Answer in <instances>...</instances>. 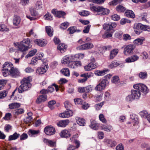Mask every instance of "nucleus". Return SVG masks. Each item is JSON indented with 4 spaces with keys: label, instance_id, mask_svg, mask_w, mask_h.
<instances>
[{
    "label": "nucleus",
    "instance_id": "0eeeda50",
    "mask_svg": "<svg viewBox=\"0 0 150 150\" xmlns=\"http://www.w3.org/2000/svg\"><path fill=\"white\" fill-rule=\"evenodd\" d=\"M93 47V44L88 42L78 46L77 47V49L80 50H83L91 49Z\"/></svg>",
    "mask_w": 150,
    "mask_h": 150
},
{
    "label": "nucleus",
    "instance_id": "ddd939ff",
    "mask_svg": "<svg viewBox=\"0 0 150 150\" xmlns=\"http://www.w3.org/2000/svg\"><path fill=\"white\" fill-rule=\"evenodd\" d=\"M9 71L10 72V75L12 76H15L16 75H19L20 72L18 71V69L13 67H11L9 66Z\"/></svg>",
    "mask_w": 150,
    "mask_h": 150
},
{
    "label": "nucleus",
    "instance_id": "f257e3e1",
    "mask_svg": "<svg viewBox=\"0 0 150 150\" xmlns=\"http://www.w3.org/2000/svg\"><path fill=\"white\" fill-rule=\"evenodd\" d=\"M21 85L17 88L19 93H21L28 90L31 87L29 77L24 78L21 81Z\"/></svg>",
    "mask_w": 150,
    "mask_h": 150
},
{
    "label": "nucleus",
    "instance_id": "a211bd4d",
    "mask_svg": "<svg viewBox=\"0 0 150 150\" xmlns=\"http://www.w3.org/2000/svg\"><path fill=\"white\" fill-rule=\"evenodd\" d=\"M47 66H44L38 67L36 70L38 74H42L46 72L47 69Z\"/></svg>",
    "mask_w": 150,
    "mask_h": 150
},
{
    "label": "nucleus",
    "instance_id": "20e7f679",
    "mask_svg": "<svg viewBox=\"0 0 150 150\" xmlns=\"http://www.w3.org/2000/svg\"><path fill=\"white\" fill-rule=\"evenodd\" d=\"M45 134L48 135H53L55 132V129L51 125L47 126L45 127L44 129Z\"/></svg>",
    "mask_w": 150,
    "mask_h": 150
},
{
    "label": "nucleus",
    "instance_id": "a878e982",
    "mask_svg": "<svg viewBox=\"0 0 150 150\" xmlns=\"http://www.w3.org/2000/svg\"><path fill=\"white\" fill-rule=\"evenodd\" d=\"M101 129L108 132H110L113 129L112 127L110 125H102L101 126Z\"/></svg>",
    "mask_w": 150,
    "mask_h": 150
},
{
    "label": "nucleus",
    "instance_id": "680f3d73",
    "mask_svg": "<svg viewBox=\"0 0 150 150\" xmlns=\"http://www.w3.org/2000/svg\"><path fill=\"white\" fill-rule=\"evenodd\" d=\"M91 27V25H88L85 26L83 30V32L85 33H88Z\"/></svg>",
    "mask_w": 150,
    "mask_h": 150
},
{
    "label": "nucleus",
    "instance_id": "39448f33",
    "mask_svg": "<svg viewBox=\"0 0 150 150\" xmlns=\"http://www.w3.org/2000/svg\"><path fill=\"white\" fill-rule=\"evenodd\" d=\"M117 26L116 23L114 22H110L104 24L103 25V29L106 30H110L115 28Z\"/></svg>",
    "mask_w": 150,
    "mask_h": 150
},
{
    "label": "nucleus",
    "instance_id": "72a5a7b5",
    "mask_svg": "<svg viewBox=\"0 0 150 150\" xmlns=\"http://www.w3.org/2000/svg\"><path fill=\"white\" fill-rule=\"evenodd\" d=\"M125 16L127 17L134 18L135 17V15L134 12L131 10H128L125 13Z\"/></svg>",
    "mask_w": 150,
    "mask_h": 150
},
{
    "label": "nucleus",
    "instance_id": "4c0bfd02",
    "mask_svg": "<svg viewBox=\"0 0 150 150\" xmlns=\"http://www.w3.org/2000/svg\"><path fill=\"white\" fill-rule=\"evenodd\" d=\"M140 91L142 92L144 94H146L149 92V90L146 86L142 84Z\"/></svg>",
    "mask_w": 150,
    "mask_h": 150
},
{
    "label": "nucleus",
    "instance_id": "3c124183",
    "mask_svg": "<svg viewBox=\"0 0 150 150\" xmlns=\"http://www.w3.org/2000/svg\"><path fill=\"white\" fill-rule=\"evenodd\" d=\"M0 30L3 32H6L8 31L9 29L5 25L1 24L0 26Z\"/></svg>",
    "mask_w": 150,
    "mask_h": 150
},
{
    "label": "nucleus",
    "instance_id": "c9c22d12",
    "mask_svg": "<svg viewBox=\"0 0 150 150\" xmlns=\"http://www.w3.org/2000/svg\"><path fill=\"white\" fill-rule=\"evenodd\" d=\"M76 120L77 123L79 125L83 126L85 125V122L84 119L80 117H76Z\"/></svg>",
    "mask_w": 150,
    "mask_h": 150
},
{
    "label": "nucleus",
    "instance_id": "de8ad7c7",
    "mask_svg": "<svg viewBox=\"0 0 150 150\" xmlns=\"http://www.w3.org/2000/svg\"><path fill=\"white\" fill-rule=\"evenodd\" d=\"M111 81L115 84L118 83L120 82L119 78L118 76H115L112 77Z\"/></svg>",
    "mask_w": 150,
    "mask_h": 150
},
{
    "label": "nucleus",
    "instance_id": "4be33fe9",
    "mask_svg": "<svg viewBox=\"0 0 150 150\" xmlns=\"http://www.w3.org/2000/svg\"><path fill=\"white\" fill-rule=\"evenodd\" d=\"M67 46L64 43L60 44L57 47L58 50L60 51L61 53H63L66 50Z\"/></svg>",
    "mask_w": 150,
    "mask_h": 150
},
{
    "label": "nucleus",
    "instance_id": "c85d7f7f",
    "mask_svg": "<svg viewBox=\"0 0 150 150\" xmlns=\"http://www.w3.org/2000/svg\"><path fill=\"white\" fill-rule=\"evenodd\" d=\"M90 10L94 12H97L98 14L100 6H94L93 4H90Z\"/></svg>",
    "mask_w": 150,
    "mask_h": 150
},
{
    "label": "nucleus",
    "instance_id": "bf43d9fd",
    "mask_svg": "<svg viewBox=\"0 0 150 150\" xmlns=\"http://www.w3.org/2000/svg\"><path fill=\"white\" fill-rule=\"evenodd\" d=\"M43 53H38L36 54L35 57H34V58L38 60H40L43 57Z\"/></svg>",
    "mask_w": 150,
    "mask_h": 150
},
{
    "label": "nucleus",
    "instance_id": "09e8293b",
    "mask_svg": "<svg viewBox=\"0 0 150 150\" xmlns=\"http://www.w3.org/2000/svg\"><path fill=\"white\" fill-rule=\"evenodd\" d=\"M139 76L140 78L142 79H144L147 78V74L146 72H141L139 74Z\"/></svg>",
    "mask_w": 150,
    "mask_h": 150
},
{
    "label": "nucleus",
    "instance_id": "6e6552de",
    "mask_svg": "<svg viewBox=\"0 0 150 150\" xmlns=\"http://www.w3.org/2000/svg\"><path fill=\"white\" fill-rule=\"evenodd\" d=\"M73 112L71 110L69 109L64 112L60 113L59 116L62 118H68L73 115Z\"/></svg>",
    "mask_w": 150,
    "mask_h": 150
},
{
    "label": "nucleus",
    "instance_id": "cd10ccee",
    "mask_svg": "<svg viewBox=\"0 0 150 150\" xmlns=\"http://www.w3.org/2000/svg\"><path fill=\"white\" fill-rule=\"evenodd\" d=\"M35 43L40 46L42 47L45 45V43L44 39H37L34 41Z\"/></svg>",
    "mask_w": 150,
    "mask_h": 150
},
{
    "label": "nucleus",
    "instance_id": "f3484780",
    "mask_svg": "<svg viewBox=\"0 0 150 150\" xmlns=\"http://www.w3.org/2000/svg\"><path fill=\"white\" fill-rule=\"evenodd\" d=\"M21 20L19 16L17 15L14 16L13 21V25L16 26H18L20 24Z\"/></svg>",
    "mask_w": 150,
    "mask_h": 150
},
{
    "label": "nucleus",
    "instance_id": "412c9836",
    "mask_svg": "<svg viewBox=\"0 0 150 150\" xmlns=\"http://www.w3.org/2000/svg\"><path fill=\"white\" fill-rule=\"evenodd\" d=\"M40 133L39 130H34L33 129H30L28 131V134L30 137H35L37 136Z\"/></svg>",
    "mask_w": 150,
    "mask_h": 150
},
{
    "label": "nucleus",
    "instance_id": "4468645a",
    "mask_svg": "<svg viewBox=\"0 0 150 150\" xmlns=\"http://www.w3.org/2000/svg\"><path fill=\"white\" fill-rule=\"evenodd\" d=\"M47 97L46 95L44 94L40 96L37 98L36 102L38 104L41 103L42 102H44L47 100Z\"/></svg>",
    "mask_w": 150,
    "mask_h": 150
},
{
    "label": "nucleus",
    "instance_id": "13d9d810",
    "mask_svg": "<svg viewBox=\"0 0 150 150\" xmlns=\"http://www.w3.org/2000/svg\"><path fill=\"white\" fill-rule=\"evenodd\" d=\"M99 119L100 121L104 123H106L107 121L105 118L104 115L103 114H100L99 116Z\"/></svg>",
    "mask_w": 150,
    "mask_h": 150
},
{
    "label": "nucleus",
    "instance_id": "864d4df0",
    "mask_svg": "<svg viewBox=\"0 0 150 150\" xmlns=\"http://www.w3.org/2000/svg\"><path fill=\"white\" fill-rule=\"evenodd\" d=\"M69 23L68 22H65L62 23L60 25V28L62 29H65L68 27Z\"/></svg>",
    "mask_w": 150,
    "mask_h": 150
},
{
    "label": "nucleus",
    "instance_id": "8fccbe9b",
    "mask_svg": "<svg viewBox=\"0 0 150 150\" xmlns=\"http://www.w3.org/2000/svg\"><path fill=\"white\" fill-rule=\"evenodd\" d=\"M67 30L69 32V34H71L76 32V27L72 26L69 28Z\"/></svg>",
    "mask_w": 150,
    "mask_h": 150
},
{
    "label": "nucleus",
    "instance_id": "dca6fc26",
    "mask_svg": "<svg viewBox=\"0 0 150 150\" xmlns=\"http://www.w3.org/2000/svg\"><path fill=\"white\" fill-rule=\"evenodd\" d=\"M131 94L134 99H138L140 96V92L138 90H133L131 91Z\"/></svg>",
    "mask_w": 150,
    "mask_h": 150
},
{
    "label": "nucleus",
    "instance_id": "f03ea898",
    "mask_svg": "<svg viewBox=\"0 0 150 150\" xmlns=\"http://www.w3.org/2000/svg\"><path fill=\"white\" fill-rule=\"evenodd\" d=\"M71 57L67 55L64 56L61 62L62 64H66L71 63L70 65H74L75 66H81V62L80 61H71L70 59Z\"/></svg>",
    "mask_w": 150,
    "mask_h": 150
},
{
    "label": "nucleus",
    "instance_id": "393cba45",
    "mask_svg": "<svg viewBox=\"0 0 150 150\" xmlns=\"http://www.w3.org/2000/svg\"><path fill=\"white\" fill-rule=\"evenodd\" d=\"M109 70L105 69L103 70H97L95 72V74L98 76H103L108 72Z\"/></svg>",
    "mask_w": 150,
    "mask_h": 150
},
{
    "label": "nucleus",
    "instance_id": "5701e85b",
    "mask_svg": "<svg viewBox=\"0 0 150 150\" xmlns=\"http://www.w3.org/2000/svg\"><path fill=\"white\" fill-rule=\"evenodd\" d=\"M18 49L21 52H24L30 48L20 42L18 45Z\"/></svg>",
    "mask_w": 150,
    "mask_h": 150
},
{
    "label": "nucleus",
    "instance_id": "f8f14e48",
    "mask_svg": "<svg viewBox=\"0 0 150 150\" xmlns=\"http://www.w3.org/2000/svg\"><path fill=\"white\" fill-rule=\"evenodd\" d=\"M104 142L109 147H111L115 146L116 144V142L113 140L109 139L105 140Z\"/></svg>",
    "mask_w": 150,
    "mask_h": 150
},
{
    "label": "nucleus",
    "instance_id": "79ce46f5",
    "mask_svg": "<svg viewBox=\"0 0 150 150\" xmlns=\"http://www.w3.org/2000/svg\"><path fill=\"white\" fill-rule=\"evenodd\" d=\"M91 128L94 130H97L98 129V124L96 123V122L94 121H93L91 122V124L90 125Z\"/></svg>",
    "mask_w": 150,
    "mask_h": 150
},
{
    "label": "nucleus",
    "instance_id": "4d7b16f0",
    "mask_svg": "<svg viewBox=\"0 0 150 150\" xmlns=\"http://www.w3.org/2000/svg\"><path fill=\"white\" fill-rule=\"evenodd\" d=\"M123 0H113L110 2V5H116L121 2Z\"/></svg>",
    "mask_w": 150,
    "mask_h": 150
},
{
    "label": "nucleus",
    "instance_id": "603ef678",
    "mask_svg": "<svg viewBox=\"0 0 150 150\" xmlns=\"http://www.w3.org/2000/svg\"><path fill=\"white\" fill-rule=\"evenodd\" d=\"M7 82V80H0V90L3 89L4 86Z\"/></svg>",
    "mask_w": 150,
    "mask_h": 150
},
{
    "label": "nucleus",
    "instance_id": "2f4dec72",
    "mask_svg": "<svg viewBox=\"0 0 150 150\" xmlns=\"http://www.w3.org/2000/svg\"><path fill=\"white\" fill-rule=\"evenodd\" d=\"M20 136L19 134L16 132L13 135H10L8 137V140L9 141L15 140L17 139Z\"/></svg>",
    "mask_w": 150,
    "mask_h": 150
},
{
    "label": "nucleus",
    "instance_id": "c03bdc74",
    "mask_svg": "<svg viewBox=\"0 0 150 150\" xmlns=\"http://www.w3.org/2000/svg\"><path fill=\"white\" fill-rule=\"evenodd\" d=\"M43 4L40 1H38L35 4V9L37 10H39L42 8Z\"/></svg>",
    "mask_w": 150,
    "mask_h": 150
},
{
    "label": "nucleus",
    "instance_id": "5fc2aeb1",
    "mask_svg": "<svg viewBox=\"0 0 150 150\" xmlns=\"http://www.w3.org/2000/svg\"><path fill=\"white\" fill-rule=\"evenodd\" d=\"M64 106L67 110H69L72 106L71 104L69 101H66L64 103Z\"/></svg>",
    "mask_w": 150,
    "mask_h": 150
},
{
    "label": "nucleus",
    "instance_id": "473e14b6",
    "mask_svg": "<svg viewBox=\"0 0 150 150\" xmlns=\"http://www.w3.org/2000/svg\"><path fill=\"white\" fill-rule=\"evenodd\" d=\"M54 87H55L56 91H58L59 90L58 86L55 84H53L52 86H50L48 87L47 88L48 92H52L54 89Z\"/></svg>",
    "mask_w": 150,
    "mask_h": 150
},
{
    "label": "nucleus",
    "instance_id": "774afa93",
    "mask_svg": "<svg viewBox=\"0 0 150 150\" xmlns=\"http://www.w3.org/2000/svg\"><path fill=\"white\" fill-rule=\"evenodd\" d=\"M74 100L76 104H82V100L80 98H75Z\"/></svg>",
    "mask_w": 150,
    "mask_h": 150
},
{
    "label": "nucleus",
    "instance_id": "7ed1b4c3",
    "mask_svg": "<svg viewBox=\"0 0 150 150\" xmlns=\"http://www.w3.org/2000/svg\"><path fill=\"white\" fill-rule=\"evenodd\" d=\"M108 81L107 80L103 79L95 87V89L97 91H101L104 90L106 86Z\"/></svg>",
    "mask_w": 150,
    "mask_h": 150
},
{
    "label": "nucleus",
    "instance_id": "7c9ffc66",
    "mask_svg": "<svg viewBox=\"0 0 150 150\" xmlns=\"http://www.w3.org/2000/svg\"><path fill=\"white\" fill-rule=\"evenodd\" d=\"M21 106V104L16 102L13 103L8 105L9 108L10 109H14L19 108Z\"/></svg>",
    "mask_w": 150,
    "mask_h": 150
},
{
    "label": "nucleus",
    "instance_id": "ea45409f",
    "mask_svg": "<svg viewBox=\"0 0 150 150\" xmlns=\"http://www.w3.org/2000/svg\"><path fill=\"white\" fill-rule=\"evenodd\" d=\"M24 110L22 108H19L15 110L13 112V115L16 116L24 113Z\"/></svg>",
    "mask_w": 150,
    "mask_h": 150
},
{
    "label": "nucleus",
    "instance_id": "423d86ee",
    "mask_svg": "<svg viewBox=\"0 0 150 150\" xmlns=\"http://www.w3.org/2000/svg\"><path fill=\"white\" fill-rule=\"evenodd\" d=\"M144 25L141 23L135 24L134 26V29L136 34L139 35L143 30Z\"/></svg>",
    "mask_w": 150,
    "mask_h": 150
},
{
    "label": "nucleus",
    "instance_id": "2eb2a0df",
    "mask_svg": "<svg viewBox=\"0 0 150 150\" xmlns=\"http://www.w3.org/2000/svg\"><path fill=\"white\" fill-rule=\"evenodd\" d=\"M98 14L100 15H105L108 14L109 13V10L100 6Z\"/></svg>",
    "mask_w": 150,
    "mask_h": 150
},
{
    "label": "nucleus",
    "instance_id": "69168bd1",
    "mask_svg": "<svg viewBox=\"0 0 150 150\" xmlns=\"http://www.w3.org/2000/svg\"><path fill=\"white\" fill-rule=\"evenodd\" d=\"M131 21L126 18H122L120 21V23L122 25H124L126 23H130Z\"/></svg>",
    "mask_w": 150,
    "mask_h": 150
},
{
    "label": "nucleus",
    "instance_id": "58836bf2",
    "mask_svg": "<svg viewBox=\"0 0 150 150\" xmlns=\"http://www.w3.org/2000/svg\"><path fill=\"white\" fill-rule=\"evenodd\" d=\"M61 72L62 74L66 76H69L70 75L69 69L67 68H64L61 70Z\"/></svg>",
    "mask_w": 150,
    "mask_h": 150
},
{
    "label": "nucleus",
    "instance_id": "6e6d98bb",
    "mask_svg": "<svg viewBox=\"0 0 150 150\" xmlns=\"http://www.w3.org/2000/svg\"><path fill=\"white\" fill-rule=\"evenodd\" d=\"M55 103L56 101L54 100H51L48 102V106L52 110L53 109V106Z\"/></svg>",
    "mask_w": 150,
    "mask_h": 150
},
{
    "label": "nucleus",
    "instance_id": "338daca9",
    "mask_svg": "<svg viewBox=\"0 0 150 150\" xmlns=\"http://www.w3.org/2000/svg\"><path fill=\"white\" fill-rule=\"evenodd\" d=\"M85 88L86 93L91 92L92 90V87L90 85L86 86Z\"/></svg>",
    "mask_w": 150,
    "mask_h": 150
},
{
    "label": "nucleus",
    "instance_id": "b1692460",
    "mask_svg": "<svg viewBox=\"0 0 150 150\" xmlns=\"http://www.w3.org/2000/svg\"><path fill=\"white\" fill-rule=\"evenodd\" d=\"M139 59V57L136 55H133L126 59L125 60L126 62H134Z\"/></svg>",
    "mask_w": 150,
    "mask_h": 150
},
{
    "label": "nucleus",
    "instance_id": "f704fd0d",
    "mask_svg": "<svg viewBox=\"0 0 150 150\" xmlns=\"http://www.w3.org/2000/svg\"><path fill=\"white\" fill-rule=\"evenodd\" d=\"M44 142L47 143L49 146L51 147H54L55 146L56 143L52 140L45 139L43 140Z\"/></svg>",
    "mask_w": 150,
    "mask_h": 150
},
{
    "label": "nucleus",
    "instance_id": "e2e57ef3",
    "mask_svg": "<svg viewBox=\"0 0 150 150\" xmlns=\"http://www.w3.org/2000/svg\"><path fill=\"white\" fill-rule=\"evenodd\" d=\"M134 99L131 94L128 95L126 98V100L129 102H131Z\"/></svg>",
    "mask_w": 150,
    "mask_h": 150
},
{
    "label": "nucleus",
    "instance_id": "0e129e2a",
    "mask_svg": "<svg viewBox=\"0 0 150 150\" xmlns=\"http://www.w3.org/2000/svg\"><path fill=\"white\" fill-rule=\"evenodd\" d=\"M7 94L6 91H3L0 92V99H2L5 97Z\"/></svg>",
    "mask_w": 150,
    "mask_h": 150
},
{
    "label": "nucleus",
    "instance_id": "aec40b11",
    "mask_svg": "<svg viewBox=\"0 0 150 150\" xmlns=\"http://www.w3.org/2000/svg\"><path fill=\"white\" fill-rule=\"evenodd\" d=\"M60 136L62 137L67 138L70 136L69 132L67 130H64L62 131L59 133Z\"/></svg>",
    "mask_w": 150,
    "mask_h": 150
},
{
    "label": "nucleus",
    "instance_id": "49530a36",
    "mask_svg": "<svg viewBox=\"0 0 150 150\" xmlns=\"http://www.w3.org/2000/svg\"><path fill=\"white\" fill-rule=\"evenodd\" d=\"M116 9L117 11L119 12H123L126 10L125 8L121 5L117 6Z\"/></svg>",
    "mask_w": 150,
    "mask_h": 150
},
{
    "label": "nucleus",
    "instance_id": "c756f323",
    "mask_svg": "<svg viewBox=\"0 0 150 150\" xmlns=\"http://www.w3.org/2000/svg\"><path fill=\"white\" fill-rule=\"evenodd\" d=\"M45 30L49 36L51 37L53 35V31L52 28L51 26H46Z\"/></svg>",
    "mask_w": 150,
    "mask_h": 150
},
{
    "label": "nucleus",
    "instance_id": "37998d69",
    "mask_svg": "<svg viewBox=\"0 0 150 150\" xmlns=\"http://www.w3.org/2000/svg\"><path fill=\"white\" fill-rule=\"evenodd\" d=\"M30 14L31 15L33 16H38V12H37L34 8H31L30 9Z\"/></svg>",
    "mask_w": 150,
    "mask_h": 150
},
{
    "label": "nucleus",
    "instance_id": "1a4fd4ad",
    "mask_svg": "<svg viewBox=\"0 0 150 150\" xmlns=\"http://www.w3.org/2000/svg\"><path fill=\"white\" fill-rule=\"evenodd\" d=\"M134 48L135 46L134 45H128L125 48L124 53L125 55L132 53Z\"/></svg>",
    "mask_w": 150,
    "mask_h": 150
},
{
    "label": "nucleus",
    "instance_id": "9b49d317",
    "mask_svg": "<svg viewBox=\"0 0 150 150\" xmlns=\"http://www.w3.org/2000/svg\"><path fill=\"white\" fill-rule=\"evenodd\" d=\"M52 12L56 17L59 18L62 17L65 14L64 12L61 11H57L56 9H53Z\"/></svg>",
    "mask_w": 150,
    "mask_h": 150
},
{
    "label": "nucleus",
    "instance_id": "a18cd8bd",
    "mask_svg": "<svg viewBox=\"0 0 150 150\" xmlns=\"http://www.w3.org/2000/svg\"><path fill=\"white\" fill-rule=\"evenodd\" d=\"M144 39L143 38H138L134 41V43L135 44L137 45H142Z\"/></svg>",
    "mask_w": 150,
    "mask_h": 150
},
{
    "label": "nucleus",
    "instance_id": "9d476101",
    "mask_svg": "<svg viewBox=\"0 0 150 150\" xmlns=\"http://www.w3.org/2000/svg\"><path fill=\"white\" fill-rule=\"evenodd\" d=\"M69 123V120L67 119L60 120L57 123V125L59 127H65Z\"/></svg>",
    "mask_w": 150,
    "mask_h": 150
},
{
    "label": "nucleus",
    "instance_id": "6ab92c4d",
    "mask_svg": "<svg viewBox=\"0 0 150 150\" xmlns=\"http://www.w3.org/2000/svg\"><path fill=\"white\" fill-rule=\"evenodd\" d=\"M118 52L119 50L117 49H115L112 50L110 52L109 56L110 59H113L118 54Z\"/></svg>",
    "mask_w": 150,
    "mask_h": 150
},
{
    "label": "nucleus",
    "instance_id": "e433bc0d",
    "mask_svg": "<svg viewBox=\"0 0 150 150\" xmlns=\"http://www.w3.org/2000/svg\"><path fill=\"white\" fill-rule=\"evenodd\" d=\"M6 66H4V69H2V73L3 76L4 77H6L8 75L10 74V72L9 71V66H8L7 68H4Z\"/></svg>",
    "mask_w": 150,
    "mask_h": 150
},
{
    "label": "nucleus",
    "instance_id": "a19ab883",
    "mask_svg": "<svg viewBox=\"0 0 150 150\" xmlns=\"http://www.w3.org/2000/svg\"><path fill=\"white\" fill-rule=\"evenodd\" d=\"M37 50L35 49L30 51L28 53L26 56L25 58H27L29 57H31L34 56L37 52Z\"/></svg>",
    "mask_w": 150,
    "mask_h": 150
},
{
    "label": "nucleus",
    "instance_id": "052dcab7",
    "mask_svg": "<svg viewBox=\"0 0 150 150\" xmlns=\"http://www.w3.org/2000/svg\"><path fill=\"white\" fill-rule=\"evenodd\" d=\"M94 58H92L91 60V62L87 66H96L97 65Z\"/></svg>",
    "mask_w": 150,
    "mask_h": 150
},
{
    "label": "nucleus",
    "instance_id": "bb28decb",
    "mask_svg": "<svg viewBox=\"0 0 150 150\" xmlns=\"http://www.w3.org/2000/svg\"><path fill=\"white\" fill-rule=\"evenodd\" d=\"M21 42L25 46H27L30 48L32 47L30 40L28 38L24 39Z\"/></svg>",
    "mask_w": 150,
    "mask_h": 150
}]
</instances>
